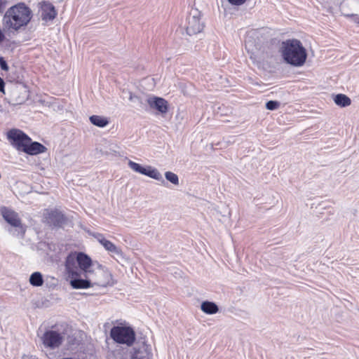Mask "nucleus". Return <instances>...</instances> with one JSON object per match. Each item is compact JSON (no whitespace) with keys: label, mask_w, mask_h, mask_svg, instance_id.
Masks as SVG:
<instances>
[{"label":"nucleus","mask_w":359,"mask_h":359,"mask_svg":"<svg viewBox=\"0 0 359 359\" xmlns=\"http://www.w3.org/2000/svg\"><path fill=\"white\" fill-rule=\"evenodd\" d=\"M32 18L31 9L23 3L18 4L9 8L5 13L2 24L9 31H17L26 26Z\"/></svg>","instance_id":"1"},{"label":"nucleus","mask_w":359,"mask_h":359,"mask_svg":"<svg viewBox=\"0 0 359 359\" xmlns=\"http://www.w3.org/2000/svg\"><path fill=\"white\" fill-rule=\"evenodd\" d=\"M280 53L284 61L294 67H302L307 57L306 48L302 42L296 39L283 41Z\"/></svg>","instance_id":"2"},{"label":"nucleus","mask_w":359,"mask_h":359,"mask_svg":"<svg viewBox=\"0 0 359 359\" xmlns=\"http://www.w3.org/2000/svg\"><path fill=\"white\" fill-rule=\"evenodd\" d=\"M92 264L93 260L86 254L81 252H72L65 258V272L68 278L80 276L81 271L85 274Z\"/></svg>","instance_id":"3"},{"label":"nucleus","mask_w":359,"mask_h":359,"mask_svg":"<svg viewBox=\"0 0 359 359\" xmlns=\"http://www.w3.org/2000/svg\"><path fill=\"white\" fill-rule=\"evenodd\" d=\"M85 278H89L93 287L97 285L102 287L113 286L116 284L113 275L109 269L97 262H93L85 273Z\"/></svg>","instance_id":"4"},{"label":"nucleus","mask_w":359,"mask_h":359,"mask_svg":"<svg viewBox=\"0 0 359 359\" xmlns=\"http://www.w3.org/2000/svg\"><path fill=\"white\" fill-rule=\"evenodd\" d=\"M108 359H152L151 346L145 341L137 344L129 353L128 350L118 347L109 352Z\"/></svg>","instance_id":"5"},{"label":"nucleus","mask_w":359,"mask_h":359,"mask_svg":"<svg viewBox=\"0 0 359 359\" xmlns=\"http://www.w3.org/2000/svg\"><path fill=\"white\" fill-rule=\"evenodd\" d=\"M182 26L189 36L201 33L204 28V23L201 20V14L197 8H191L187 14Z\"/></svg>","instance_id":"6"},{"label":"nucleus","mask_w":359,"mask_h":359,"mask_svg":"<svg viewBox=\"0 0 359 359\" xmlns=\"http://www.w3.org/2000/svg\"><path fill=\"white\" fill-rule=\"evenodd\" d=\"M1 213L3 218L14 228L9 230L10 233L15 236L22 238L25 233L26 227L22 224L18 214L5 207L1 208Z\"/></svg>","instance_id":"7"},{"label":"nucleus","mask_w":359,"mask_h":359,"mask_svg":"<svg viewBox=\"0 0 359 359\" xmlns=\"http://www.w3.org/2000/svg\"><path fill=\"white\" fill-rule=\"evenodd\" d=\"M110 337L115 342L128 346L133 345L135 340V333L133 329L126 326L113 327L110 331Z\"/></svg>","instance_id":"8"},{"label":"nucleus","mask_w":359,"mask_h":359,"mask_svg":"<svg viewBox=\"0 0 359 359\" xmlns=\"http://www.w3.org/2000/svg\"><path fill=\"white\" fill-rule=\"evenodd\" d=\"M40 340L44 348L49 350L58 348L62 344L65 335L57 330H46L41 335Z\"/></svg>","instance_id":"9"},{"label":"nucleus","mask_w":359,"mask_h":359,"mask_svg":"<svg viewBox=\"0 0 359 359\" xmlns=\"http://www.w3.org/2000/svg\"><path fill=\"white\" fill-rule=\"evenodd\" d=\"M7 137L11 141V144L18 151H23L25 147L27 146V144L31 142V138L18 129L9 130Z\"/></svg>","instance_id":"10"},{"label":"nucleus","mask_w":359,"mask_h":359,"mask_svg":"<svg viewBox=\"0 0 359 359\" xmlns=\"http://www.w3.org/2000/svg\"><path fill=\"white\" fill-rule=\"evenodd\" d=\"M92 235L107 251L119 257L122 256L121 249L115 245L110 241L106 239L103 234L100 233H94Z\"/></svg>","instance_id":"11"},{"label":"nucleus","mask_w":359,"mask_h":359,"mask_svg":"<svg viewBox=\"0 0 359 359\" xmlns=\"http://www.w3.org/2000/svg\"><path fill=\"white\" fill-rule=\"evenodd\" d=\"M39 6L41 11V19L45 21H50L55 18L57 12L55 6L48 1L40 2Z\"/></svg>","instance_id":"12"},{"label":"nucleus","mask_w":359,"mask_h":359,"mask_svg":"<svg viewBox=\"0 0 359 359\" xmlns=\"http://www.w3.org/2000/svg\"><path fill=\"white\" fill-rule=\"evenodd\" d=\"M45 219L50 225L54 226H60L65 222L64 215L57 210H46Z\"/></svg>","instance_id":"13"},{"label":"nucleus","mask_w":359,"mask_h":359,"mask_svg":"<svg viewBox=\"0 0 359 359\" xmlns=\"http://www.w3.org/2000/svg\"><path fill=\"white\" fill-rule=\"evenodd\" d=\"M147 103L151 108L158 110L161 114H165L168 111V102L163 98L151 97L147 99Z\"/></svg>","instance_id":"14"},{"label":"nucleus","mask_w":359,"mask_h":359,"mask_svg":"<svg viewBox=\"0 0 359 359\" xmlns=\"http://www.w3.org/2000/svg\"><path fill=\"white\" fill-rule=\"evenodd\" d=\"M69 278L70 279V285L74 289H87L93 287L90 279L86 278L85 279L81 278V275L69 277Z\"/></svg>","instance_id":"15"},{"label":"nucleus","mask_w":359,"mask_h":359,"mask_svg":"<svg viewBox=\"0 0 359 359\" xmlns=\"http://www.w3.org/2000/svg\"><path fill=\"white\" fill-rule=\"evenodd\" d=\"M46 148L41 144L32 141L27 144V146L24 149L23 152L29 155H36L45 151Z\"/></svg>","instance_id":"16"},{"label":"nucleus","mask_w":359,"mask_h":359,"mask_svg":"<svg viewBox=\"0 0 359 359\" xmlns=\"http://www.w3.org/2000/svg\"><path fill=\"white\" fill-rule=\"evenodd\" d=\"M142 175L148 176L156 180H163V177L161 172L155 168L148 165L144 168Z\"/></svg>","instance_id":"17"},{"label":"nucleus","mask_w":359,"mask_h":359,"mask_svg":"<svg viewBox=\"0 0 359 359\" xmlns=\"http://www.w3.org/2000/svg\"><path fill=\"white\" fill-rule=\"evenodd\" d=\"M201 309L203 312L207 314H215L218 312L217 305L212 302L205 301L201 304Z\"/></svg>","instance_id":"18"},{"label":"nucleus","mask_w":359,"mask_h":359,"mask_svg":"<svg viewBox=\"0 0 359 359\" xmlns=\"http://www.w3.org/2000/svg\"><path fill=\"white\" fill-rule=\"evenodd\" d=\"M334 101L335 104L341 107H348L351 104V99L344 94H338L334 98Z\"/></svg>","instance_id":"19"},{"label":"nucleus","mask_w":359,"mask_h":359,"mask_svg":"<svg viewBox=\"0 0 359 359\" xmlns=\"http://www.w3.org/2000/svg\"><path fill=\"white\" fill-rule=\"evenodd\" d=\"M90 121L91 123L100 128H103L109 123V121L107 118L97 115L91 116Z\"/></svg>","instance_id":"20"},{"label":"nucleus","mask_w":359,"mask_h":359,"mask_svg":"<svg viewBox=\"0 0 359 359\" xmlns=\"http://www.w3.org/2000/svg\"><path fill=\"white\" fill-rule=\"evenodd\" d=\"M27 98V92L25 88L16 90L13 92V102L15 104H21Z\"/></svg>","instance_id":"21"},{"label":"nucleus","mask_w":359,"mask_h":359,"mask_svg":"<svg viewBox=\"0 0 359 359\" xmlns=\"http://www.w3.org/2000/svg\"><path fill=\"white\" fill-rule=\"evenodd\" d=\"M29 283L35 287L41 286L43 283V279L40 272H34L29 277Z\"/></svg>","instance_id":"22"},{"label":"nucleus","mask_w":359,"mask_h":359,"mask_svg":"<svg viewBox=\"0 0 359 359\" xmlns=\"http://www.w3.org/2000/svg\"><path fill=\"white\" fill-rule=\"evenodd\" d=\"M165 177L168 181L170 182L172 184L175 185L179 184V177L175 173L170 171H167L165 173Z\"/></svg>","instance_id":"23"},{"label":"nucleus","mask_w":359,"mask_h":359,"mask_svg":"<svg viewBox=\"0 0 359 359\" xmlns=\"http://www.w3.org/2000/svg\"><path fill=\"white\" fill-rule=\"evenodd\" d=\"M128 165L129 168L133 170L135 172H138L142 175L144 167L141 166L139 163L133 162V161L129 160Z\"/></svg>","instance_id":"24"},{"label":"nucleus","mask_w":359,"mask_h":359,"mask_svg":"<svg viewBox=\"0 0 359 359\" xmlns=\"http://www.w3.org/2000/svg\"><path fill=\"white\" fill-rule=\"evenodd\" d=\"M280 105V102L276 100H270L266 103V108L269 110H276Z\"/></svg>","instance_id":"25"},{"label":"nucleus","mask_w":359,"mask_h":359,"mask_svg":"<svg viewBox=\"0 0 359 359\" xmlns=\"http://www.w3.org/2000/svg\"><path fill=\"white\" fill-rule=\"evenodd\" d=\"M228 2L232 6H240L244 4L247 0H227Z\"/></svg>","instance_id":"26"},{"label":"nucleus","mask_w":359,"mask_h":359,"mask_svg":"<svg viewBox=\"0 0 359 359\" xmlns=\"http://www.w3.org/2000/svg\"><path fill=\"white\" fill-rule=\"evenodd\" d=\"M0 67L3 70H7L8 69L6 62L2 57L0 58Z\"/></svg>","instance_id":"27"},{"label":"nucleus","mask_w":359,"mask_h":359,"mask_svg":"<svg viewBox=\"0 0 359 359\" xmlns=\"http://www.w3.org/2000/svg\"><path fill=\"white\" fill-rule=\"evenodd\" d=\"M7 4L6 0H0V13H3Z\"/></svg>","instance_id":"28"},{"label":"nucleus","mask_w":359,"mask_h":359,"mask_svg":"<svg viewBox=\"0 0 359 359\" xmlns=\"http://www.w3.org/2000/svg\"><path fill=\"white\" fill-rule=\"evenodd\" d=\"M4 85L5 83L4 80L0 77V92H2L4 93Z\"/></svg>","instance_id":"29"},{"label":"nucleus","mask_w":359,"mask_h":359,"mask_svg":"<svg viewBox=\"0 0 359 359\" xmlns=\"http://www.w3.org/2000/svg\"><path fill=\"white\" fill-rule=\"evenodd\" d=\"M22 359H37V358L34 355H24L22 357Z\"/></svg>","instance_id":"30"},{"label":"nucleus","mask_w":359,"mask_h":359,"mask_svg":"<svg viewBox=\"0 0 359 359\" xmlns=\"http://www.w3.org/2000/svg\"><path fill=\"white\" fill-rule=\"evenodd\" d=\"M4 39V34L1 32V31L0 30V42L3 41Z\"/></svg>","instance_id":"31"}]
</instances>
